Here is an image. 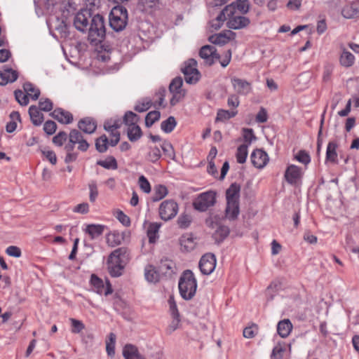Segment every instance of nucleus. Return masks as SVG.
Instances as JSON below:
<instances>
[{"mask_svg":"<svg viewBox=\"0 0 359 359\" xmlns=\"http://www.w3.org/2000/svg\"><path fill=\"white\" fill-rule=\"evenodd\" d=\"M29 114L32 123L34 126H40L43 121L44 117L40 109L35 105H32L29 108Z\"/></svg>","mask_w":359,"mask_h":359,"instance_id":"obj_24","label":"nucleus"},{"mask_svg":"<svg viewBox=\"0 0 359 359\" xmlns=\"http://www.w3.org/2000/svg\"><path fill=\"white\" fill-rule=\"evenodd\" d=\"M197 282L193 272L186 270L179 280V290L182 297L186 300L191 299L196 294Z\"/></svg>","mask_w":359,"mask_h":359,"instance_id":"obj_3","label":"nucleus"},{"mask_svg":"<svg viewBox=\"0 0 359 359\" xmlns=\"http://www.w3.org/2000/svg\"><path fill=\"white\" fill-rule=\"evenodd\" d=\"M161 156V151L158 147H151L150 151L147 155V159L152 162L156 163Z\"/></svg>","mask_w":359,"mask_h":359,"instance_id":"obj_50","label":"nucleus"},{"mask_svg":"<svg viewBox=\"0 0 359 359\" xmlns=\"http://www.w3.org/2000/svg\"><path fill=\"white\" fill-rule=\"evenodd\" d=\"M248 144H241L238 147L236 156L238 163L243 164L245 162L248 154Z\"/></svg>","mask_w":359,"mask_h":359,"instance_id":"obj_34","label":"nucleus"},{"mask_svg":"<svg viewBox=\"0 0 359 359\" xmlns=\"http://www.w3.org/2000/svg\"><path fill=\"white\" fill-rule=\"evenodd\" d=\"M161 149L164 154L172 159L175 158V154L172 145L166 141H164L161 144Z\"/></svg>","mask_w":359,"mask_h":359,"instance_id":"obj_51","label":"nucleus"},{"mask_svg":"<svg viewBox=\"0 0 359 359\" xmlns=\"http://www.w3.org/2000/svg\"><path fill=\"white\" fill-rule=\"evenodd\" d=\"M83 138L82 134L80 131L76 129H73L70 131L69 134V142L77 144L81 142Z\"/></svg>","mask_w":359,"mask_h":359,"instance_id":"obj_53","label":"nucleus"},{"mask_svg":"<svg viewBox=\"0 0 359 359\" xmlns=\"http://www.w3.org/2000/svg\"><path fill=\"white\" fill-rule=\"evenodd\" d=\"M87 31L88 32V40L90 43L95 44L101 43L106 35L104 17L100 14L93 15Z\"/></svg>","mask_w":359,"mask_h":359,"instance_id":"obj_2","label":"nucleus"},{"mask_svg":"<svg viewBox=\"0 0 359 359\" xmlns=\"http://www.w3.org/2000/svg\"><path fill=\"white\" fill-rule=\"evenodd\" d=\"M216 266V258L213 254L208 253L204 255L199 262V268L204 275L210 274Z\"/></svg>","mask_w":359,"mask_h":359,"instance_id":"obj_10","label":"nucleus"},{"mask_svg":"<svg viewBox=\"0 0 359 359\" xmlns=\"http://www.w3.org/2000/svg\"><path fill=\"white\" fill-rule=\"evenodd\" d=\"M23 89L26 92L27 96L31 97L34 100H36L40 95V90L36 88L34 84L30 82H26L23 84Z\"/></svg>","mask_w":359,"mask_h":359,"instance_id":"obj_29","label":"nucleus"},{"mask_svg":"<svg viewBox=\"0 0 359 359\" xmlns=\"http://www.w3.org/2000/svg\"><path fill=\"white\" fill-rule=\"evenodd\" d=\"M161 226L160 224L151 223L149 224L147 229V236L149 238V243H155L157 238V234Z\"/></svg>","mask_w":359,"mask_h":359,"instance_id":"obj_35","label":"nucleus"},{"mask_svg":"<svg viewBox=\"0 0 359 359\" xmlns=\"http://www.w3.org/2000/svg\"><path fill=\"white\" fill-rule=\"evenodd\" d=\"M191 222V216L188 215H182L178 217L177 223L180 228H187Z\"/></svg>","mask_w":359,"mask_h":359,"instance_id":"obj_55","label":"nucleus"},{"mask_svg":"<svg viewBox=\"0 0 359 359\" xmlns=\"http://www.w3.org/2000/svg\"><path fill=\"white\" fill-rule=\"evenodd\" d=\"M295 159L297 160L299 162L307 165L311 161V158L309 154L304 150L299 151L297 155L295 156Z\"/></svg>","mask_w":359,"mask_h":359,"instance_id":"obj_52","label":"nucleus"},{"mask_svg":"<svg viewBox=\"0 0 359 359\" xmlns=\"http://www.w3.org/2000/svg\"><path fill=\"white\" fill-rule=\"evenodd\" d=\"M117 219L122 224L126 226H129L130 225V219L129 217H128L121 210L118 212Z\"/></svg>","mask_w":359,"mask_h":359,"instance_id":"obj_64","label":"nucleus"},{"mask_svg":"<svg viewBox=\"0 0 359 359\" xmlns=\"http://www.w3.org/2000/svg\"><path fill=\"white\" fill-rule=\"evenodd\" d=\"M214 46L205 45L203 46L199 51L200 57L203 59L205 63L209 66L213 65L212 54L214 53Z\"/></svg>","mask_w":359,"mask_h":359,"instance_id":"obj_22","label":"nucleus"},{"mask_svg":"<svg viewBox=\"0 0 359 359\" xmlns=\"http://www.w3.org/2000/svg\"><path fill=\"white\" fill-rule=\"evenodd\" d=\"M108 139L105 135H102L95 141L96 149L100 152L104 153L107 149Z\"/></svg>","mask_w":359,"mask_h":359,"instance_id":"obj_45","label":"nucleus"},{"mask_svg":"<svg viewBox=\"0 0 359 359\" xmlns=\"http://www.w3.org/2000/svg\"><path fill=\"white\" fill-rule=\"evenodd\" d=\"M183 81L181 77H176L172 80L169 86V90L170 93L180 92L182 93V86Z\"/></svg>","mask_w":359,"mask_h":359,"instance_id":"obj_46","label":"nucleus"},{"mask_svg":"<svg viewBox=\"0 0 359 359\" xmlns=\"http://www.w3.org/2000/svg\"><path fill=\"white\" fill-rule=\"evenodd\" d=\"M354 55L348 51H344L340 57V63L344 67H351L354 62Z\"/></svg>","mask_w":359,"mask_h":359,"instance_id":"obj_43","label":"nucleus"},{"mask_svg":"<svg viewBox=\"0 0 359 359\" xmlns=\"http://www.w3.org/2000/svg\"><path fill=\"white\" fill-rule=\"evenodd\" d=\"M292 330V324L289 319L280 320L277 325V332L282 338L287 337Z\"/></svg>","mask_w":359,"mask_h":359,"instance_id":"obj_23","label":"nucleus"},{"mask_svg":"<svg viewBox=\"0 0 359 359\" xmlns=\"http://www.w3.org/2000/svg\"><path fill=\"white\" fill-rule=\"evenodd\" d=\"M128 11L122 6H115L109 14V25L116 32L122 31L126 26Z\"/></svg>","mask_w":359,"mask_h":359,"instance_id":"obj_5","label":"nucleus"},{"mask_svg":"<svg viewBox=\"0 0 359 359\" xmlns=\"http://www.w3.org/2000/svg\"><path fill=\"white\" fill-rule=\"evenodd\" d=\"M196 67L197 62L194 59H189L184 62L182 72L187 83L194 84L199 80L201 74Z\"/></svg>","mask_w":359,"mask_h":359,"instance_id":"obj_7","label":"nucleus"},{"mask_svg":"<svg viewBox=\"0 0 359 359\" xmlns=\"http://www.w3.org/2000/svg\"><path fill=\"white\" fill-rule=\"evenodd\" d=\"M168 191L165 186L158 184L154 187L153 201H158L167 196Z\"/></svg>","mask_w":359,"mask_h":359,"instance_id":"obj_32","label":"nucleus"},{"mask_svg":"<svg viewBox=\"0 0 359 359\" xmlns=\"http://www.w3.org/2000/svg\"><path fill=\"white\" fill-rule=\"evenodd\" d=\"M172 320L171 321L170 324L168 327L167 332L168 334L172 333L174 331H175L178 327L180 323V317H175L172 316Z\"/></svg>","mask_w":359,"mask_h":359,"instance_id":"obj_59","label":"nucleus"},{"mask_svg":"<svg viewBox=\"0 0 359 359\" xmlns=\"http://www.w3.org/2000/svg\"><path fill=\"white\" fill-rule=\"evenodd\" d=\"M39 109L44 111H50L53 107L52 101L48 98L41 99L39 102Z\"/></svg>","mask_w":359,"mask_h":359,"instance_id":"obj_54","label":"nucleus"},{"mask_svg":"<svg viewBox=\"0 0 359 359\" xmlns=\"http://www.w3.org/2000/svg\"><path fill=\"white\" fill-rule=\"evenodd\" d=\"M89 190H90V201L91 202H94L98 195V191H97V187L95 182L92 181L89 185Z\"/></svg>","mask_w":359,"mask_h":359,"instance_id":"obj_58","label":"nucleus"},{"mask_svg":"<svg viewBox=\"0 0 359 359\" xmlns=\"http://www.w3.org/2000/svg\"><path fill=\"white\" fill-rule=\"evenodd\" d=\"M161 114L158 111H152L149 112L145 117V125L150 128L156 121H158Z\"/></svg>","mask_w":359,"mask_h":359,"instance_id":"obj_42","label":"nucleus"},{"mask_svg":"<svg viewBox=\"0 0 359 359\" xmlns=\"http://www.w3.org/2000/svg\"><path fill=\"white\" fill-rule=\"evenodd\" d=\"M250 24V20L243 15H232L229 18L226 26L232 29H242Z\"/></svg>","mask_w":359,"mask_h":359,"instance_id":"obj_12","label":"nucleus"},{"mask_svg":"<svg viewBox=\"0 0 359 359\" xmlns=\"http://www.w3.org/2000/svg\"><path fill=\"white\" fill-rule=\"evenodd\" d=\"M71 322L72 325V331L74 333H79L85 327L83 323L80 320L72 318Z\"/></svg>","mask_w":359,"mask_h":359,"instance_id":"obj_61","label":"nucleus"},{"mask_svg":"<svg viewBox=\"0 0 359 359\" xmlns=\"http://www.w3.org/2000/svg\"><path fill=\"white\" fill-rule=\"evenodd\" d=\"M176 125L175 118L173 116H170L161 123V128L165 133H170L174 130Z\"/></svg>","mask_w":359,"mask_h":359,"instance_id":"obj_36","label":"nucleus"},{"mask_svg":"<svg viewBox=\"0 0 359 359\" xmlns=\"http://www.w3.org/2000/svg\"><path fill=\"white\" fill-rule=\"evenodd\" d=\"M142 136V130L137 125H133L128 128V137L131 142L138 140Z\"/></svg>","mask_w":359,"mask_h":359,"instance_id":"obj_33","label":"nucleus"},{"mask_svg":"<svg viewBox=\"0 0 359 359\" xmlns=\"http://www.w3.org/2000/svg\"><path fill=\"white\" fill-rule=\"evenodd\" d=\"M233 14H230L229 11L225 10V7L222 9V11L219 13L217 18L212 22L211 26L215 30L220 29L226 20V16L231 18Z\"/></svg>","mask_w":359,"mask_h":359,"instance_id":"obj_26","label":"nucleus"},{"mask_svg":"<svg viewBox=\"0 0 359 359\" xmlns=\"http://www.w3.org/2000/svg\"><path fill=\"white\" fill-rule=\"evenodd\" d=\"M152 105L151 100L149 98H143L134 107V109L137 112H144L147 111Z\"/></svg>","mask_w":359,"mask_h":359,"instance_id":"obj_39","label":"nucleus"},{"mask_svg":"<svg viewBox=\"0 0 359 359\" xmlns=\"http://www.w3.org/2000/svg\"><path fill=\"white\" fill-rule=\"evenodd\" d=\"M144 276L147 280L151 283L158 282L160 278L159 272L156 271L152 266H148L145 268Z\"/></svg>","mask_w":359,"mask_h":359,"instance_id":"obj_30","label":"nucleus"},{"mask_svg":"<svg viewBox=\"0 0 359 359\" xmlns=\"http://www.w3.org/2000/svg\"><path fill=\"white\" fill-rule=\"evenodd\" d=\"M250 8L248 0H236L225 6V10L229 11L230 14H233L237 9L243 15L247 14Z\"/></svg>","mask_w":359,"mask_h":359,"instance_id":"obj_13","label":"nucleus"},{"mask_svg":"<svg viewBox=\"0 0 359 359\" xmlns=\"http://www.w3.org/2000/svg\"><path fill=\"white\" fill-rule=\"evenodd\" d=\"M241 187L236 183H233L226 191V208L225 210L226 217L233 220L239 214V197Z\"/></svg>","mask_w":359,"mask_h":359,"instance_id":"obj_1","label":"nucleus"},{"mask_svg":"<svg viewBox=\"0 0 359 359\" xmlns=\"http://www.w3.org/2000/svg\"><path fill=\"white\" fill-rule=\"evenodd\" d=\"M78 128L85 133L92 134L97 128V123L93 118L86 117L79 121Z\"/></svg>","mask_w":359,"mask_h":359,"instance_id":"obj_20","label":"nucleus"},{"mask_svg":"<svg viewBox=\"0 0 359 359\" xmlns=\"http://www.w3.org/2000/svg\"><path fill=\"white\" fill-rule=\"evenodd\" d=\"M6 252L11 257H20L21 256L20 249L14 245H11L7 248Z\"/></svg>","mask_w":359,"mask_h":359,"instance_id":"obj_62","label":"nucleus"},{"mask_svg":"<svg viewBox=\"0 0 359 359\" xmlns=\"http://www.w3.org/2000/svg\"><path fill=\"white\" fill-rule=\"evenodd\" d=\"M16 101L22 106H26L29 103V98L27 94H25L21 90L14 91Z\"/></svg>","mask_w":359,"mask_h":359,"instance_id":"obj_47","label":"nucleus"},{"mask_svg":"<svg viewBox=\"0 0 359 359\" xmlns=\"http://www.w3.org/2000/svg\"><path fill=\"white\" fill-rule=\"evenodd\" d=\"M123 237L118 232H113L108 234L107 237V242L109 245L114 247L121 243Z\"/></svg>","mask_w":359,"mask_h":359,"instance_id":"obj_38","label":"nucleus"},{"mask_svg":"<svg viewBox=\"0 0 359 359\" xmlns=\"http://www.w3.org/2000/svg\"><path fill=\"white\" fill-rule=\"evenodd\" d=\"M139 121V116L133 113V111H127L123 116V122L128 127L133 125H137V122Z\"/></svg>","mask_w":359,"mask_h":359,"instance_id":"obj_44","label":"nucleus"},{"mask_svg":"<svg viewBox=\"0 0 359 359\" xmlns=\"http://www.w3.org/2000/svg\"><path fill=\"white\" fill-rule=\"evenodd\" d=\"M90 283L98 294H104L107 296L112 292L110 285L108 284L107 287H105L103 281L95 274L91 276Z\"/></svg>","mask_w":359,"mask_h":359,"instance_id":"obj_19","label":"nucleus"},{"mask_svg":"<svg viewBox=\"0 0 359 359\" xmlns=\"http://www.w3.org/2000/svg\"><path fill=\"white\" fill-rule=\"evenodd\" d=\"M302 175L303 171L301 168L295 165H290L285 172L284 177L287 183L294 185L301 180Z\"/></svg>","mask_w":359,"mask_h":359,"instance_id":"obj_11","label":"nucleus"},{"mask_svg":"<svg viewBox=\"0 0 359 359\" xmlns=\"http://www.w3.org/2000/svg\"><path fill=\"white\" fill-rule=\"evenodd\" d=\"M243 136L245 142L243 144H248V146L253 140H256V137L252 128H243Z\"/></svg>","mask_w":359,"mask_h":359,"instance_id":"obj_48","label":"nucleus"},{"mask_svg":"<svg viewBox=\"0 0 359 359\" xmlns=\"http://www.w3.org/2000/svg\"><path fill=\"white\" fill-rule=\"evenodd\" d=\"M18 78V72L11 67L4 66L0 70V86L15 82Z\"/></svg>","mask_w":359,"mask_h":359,"instance_id":"obj_14","label":"nucleus"},{"mask_svg":"<svg viewBox=\"0 0 359 359\" xmlns=\"http://www.w3.org/2000/svg\"><path fill=\"white\" fill-rule=\"evenodd\" d=\"M342 15L348 19L353 18L359 15V6L353 2L344 6L341 11Z\"/></svg>","mask_w":359,"mask_h":359,"instance_id":"obj_25","label":"nucleus"},{"mask_svg":"<svg viewBox=\"0 0 359 359\" xmlns=\"http://www.w3.org/2000/svg\"><path fill=\"white\" fill-rule=\"evenodd\" d=\"M67 137H69V135L67 134V133L60 131L55 137H53V142L56 146L62 147L67 141Z\"/></svg>","mask_w":359,"mask_h":359,"instance_id":"obj_49","label":"nucleus"},{"mask_svg":"<svg viewBox=\"0 0 359 359\" xmlns=\"http://www.w3.org/2000/svg\"><path fill=\"white\" fill-rule=\"evenodd\" d=\"M332 71L333 66L332 65L327 64L325 65L323 75V79L325 82H327L330 79Z\"/></svg>","mask_w":359,"mask_h":359,"instance_id":"obj_63","label":"nucleus"},{"mask_svg":"<svg viewBox=\"0 0 359 359\" xmlns=\"http://www.w3.org/2000/svg\"><path fill=\"white\" fill-rule=\"evenodd\" d=\"M175 268V264L168 259H161L158 266L159 273L169 278L174 273Z\"/></svg>","mask_w":359,"mask_h":359,"instance_id":"obj_21","label":"nucleus"},{"mask_svg":"<svg viewBox=\"0 0 359 359\" xmlns=\"http://www.w3.org/2000/svg\"><path fill=\"white\" fill-rule=\"evenodd\" d=\"M235 35L234 32L229 30L226 32L213 34L208 38V40L213 44L222 46L227 43L230 41L231 37Z\"/></svg>","mask_w":359,"mask_h":359,"instance_id":"obj_18","label":"nucleus"},{"mask_svg":"<svg viewBox=\"0 0 359 359\" xmlns=\"http://www.w3.org/2000/svg\"><path fill=\"white\" fill-rule=\"evenodd\" d=\"M237 114V111H228L224 109H219L217 111L216 121H224L232 117H234Z\"/></svg>","mask_w":359,"mask_h":359,"instance_id":"obj_40","label":"nucleus"},{"mask_svg":"<svg viewBox=\"0 0 359 359\" xmlns=\"http://www.w3.org/2000/svg\"><path fill=\"white\" fill-rule=\"evenodd\" d=\"M277 285H278L276 283H272L266 288V295L267 302H270L273 299V297L275 296L274 289L276 288Z\"/></svg>","mask_w":359,"mask_h":359,"instance_id":"obj_60","label":"nucleus"},{"mask_svg":"<svg viewBox=\"0 0 359 359\" xmlns=\"http://www.w3.org/2000/svg\"><path fill=\"white\" fill-rule=\"evenodd\" d=\"M216 203V193L208 191L199 194L193 201L194 209L200 212H205Z\"/></svg>","mask_w":359,"mask_h":359,"instance_id":"obj_6","label":"nucleus"},{"mask_svg":"<svg viewBox=\"0 0 359 359\" xmlns=\"http://www.w3.org/2000/svg\"><path fill=\"white\" fill-rule=\"evenodd\" d=\"M138 183L140 189L145 193L149 194L151 191V185L147 179L144 176L141 175L139 177Z\"/></svg>","mask_w":359,"mask_h":359,"instance_id":"obj_56","label":"nucleus"},{"mask_svg":"<svg viewBox=\"0 0 359 359\" xmlns=\"http://www.w3.org/2000/svg\"><path fill=\"white\" fill-rule=\"evenodd\" d=\"M92 17L90 9L81 10L74 18L75 28L81 32H86L88 29Z\"/></svg>","mask_w":359,"mask_h":359,"instance_id":"obj_8","label":"nucleus"},{"mask_svg":"<svg viewBox=\"0 0 359 359\" xmlns=\"http://www.w3.org/2000/svg\"><path fill=\"white\" fill-rule=\"evenodd\" d=\"M232 86L239 95H248L251 91V84L245 80L233 77L231 79Z\"/></svg>","mask_w":359,"mask_h":359,"instance_id":"obj_16","label":"nucleus"},{"mask_svg":"<svg viewBox=\"0 0 359 359\" xmlns=\"http://www.w3.org/2000/svg\"><path fill=\"white\" fill-rule=\"evenodd\" d=\"M57 129L56 123L53 121H47L43 125L44 131L49 135L55 133Z\"/></svg>","mask_w":359,"mask_h":359,"instance_id":"obj_57","label":"nucleus"},{"mask_svg":"<svg viewBox=\"0 0 359 359\" xmlns=\"http://www.w3.org/2000/svg\"><path fill=\"white\" fill-rule=\"evenodd\" d=\"M127 250L120 248L113 251L108 258V269L113 277H118L122 274L124 259L126 257Z\"/></svg>","mask_w":359,"mask_h":359,"instance_id":"obj_4","label":"nucleus"},{"mask_svg":"<svg viewBox=\"0 0 359 359\" xmlns=\"http://www.w3.org/2000/svg\"><path fill=\"white\" fill-rule=\"evenodd\" d=\"M50 115L57 121L63 124H69L73 121L72 114L61 108L55 109Z\"/></svg>","mask_w":359,"mask_h":359,"instance_id":"obj_17","label":"nucleus"},{"mask_svg":"<svg viewBox=\"0 0 359 359\" xmlns=\"http://www.w3.org/2000/svg\"><path fill=\"white\" fill-rule=\"evenodd\" d=\"M104 228L105 226L102 224H88L86 226V232L92 239H94L103 233Z\"/></svg>","mask_w":359,"mask_h":359,"instance_id":"obj_28","label":"nucleus"},{"mask_svg":"<svg viewBox=\"0 0 359 359\" xmlns=\"http://www.w3.org/2000/svg\"><path fill=\"white\" fill-rule=\"evenodd\" d=\"M337 144L335 142L328 143L326 151V161L334 163L337 162Z\"/></svg>","mask_w":359,"mask_h":359,"instance_id":"obj_27","label":"nucleus"},{"mask_svg":"<svg viewBox=\"0 0 359 359\" xmlns=\"http://www.w3.org/2000/svg\"><path fill=\"white\" fill-rule=\"evenodd\" d=\"M97 164L106 168L116 170L118 168V164L116 158L113 156H109L104 161H98Z\"/></svg>","mask_w":359,"mask_h":359,"instance_id":"obj_37","label":"nucleus"},{"mask_svg":"<svg viewBox=\"0 0 359 359\" xmlns=\"http://www.w3.org/2000/svg\"><path fill=\"white\" fill-rule=\"evenodd\" d=\"M178 205L173 200H165L162 202L159 207V215L164 221H168L177 214Z\"/></svg>","mask_w":359,"mask_h":359,"instance_id":"obj_9","label":"nucleus"},{"mask_svg":"<svg viewBox=\"0 0 359 359\" xmlns=\"http://www.w3.org/2000/svg\"><path fill=\"white\" fill-rule=\"evenodd\" d=\"M229 233V229L226 226L219 225L213 234L216 241L221 242L226 238Z\"/></svg>","mask_w":359,"mask_h":359,"instance_id":"obj_31","label":"nucleus"},{"mask_svg":"<svg viewBox=\"0 0 359 359\" xmlns=\"http://www.w3.org/2000/svg\"><path fill=\"white\" fill-rule=\"evenodd\" d=\"M250 158L253 165L258 168H264L269 161L267 154L262 149H255L253 151Z\"/></svg>","mask_w":359,"mask_h":359,"instance_id":"obj_15","label":"nucleus"},{"mask_svg":"<svg viewBox=\"0 0 359 359\" xmlns=\"http://www.w3.org/2000/svg\"><path fill=\"white\" fill-rule=\"evenodd\" d=\"M137 353V347L132 344H126L123 350V355L126 359H133Z\"/></svg>","mask_w":359,"mask_h":359,"instance_id":"obj_41","label":"nucleus"}]
</instances>
